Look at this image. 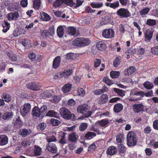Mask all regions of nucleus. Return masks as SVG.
<instances>
[{
    "instance_id": "nucleus-1",
    "label": "nucleus",
    "mask_w": 158,
    "mask_h": 158,
    "mask_svg": "<svg viewBox=\"0 0 158 158\" xmlns=\"http://www.w3.org/2000/svg\"><path fill=\"white\" fill-rule=\"evenodd\" d=\"M127 144L128 146H133L136 145L137 142V138L134 132L130 131L127 136Z\"/></svg>"
},
{
    "instance_id": "nucleus-2",
    "label": "nucleus",
    "mask_w": 158,
    "mask_h": 158,
    "mask_svg": "<svg viewBox=\"0 0 158 158\" xmlns=\"http://www.w3.org/2000/svg\"><path fill=\"white\" fill-rule=\"evenodd\" d=\"M61 116L65 119L69 120L73 117L75 119V116L74 114H72L69 110L65 107H62L59 110Z\"/></svg>"
},
{
    "instance_id": "nucleus-3",
    "label": "nucleus",
    "mask_w": 158,
    "mask_h": 158,
    "mask_svg": "<svg viewBox=\"0 0 158 158\" xmlns=\"http://www.w3.org/2000/svg\"><path fill=\"white\" fill-rule=\"evenodd\" d=\"M88 109V106L86 104H84L78 106L77 108V111L78 113L81 114H84L86 112V114L85 117H88L90 116L92 114L91 111H87Z\"/></svg>"
},
{
    "instance_id": "nucleus-4",
    "label": "nucleus",
    "mask_w": 158,
    "mask_h": 158,
    "mask_svg": "<svg viewBox=\"0 0 158 158\" xmlns=\"http://www.w3.org/2000/svg\"><path fill=\"white\" fill-rule=\"evenodd\" d=\"M114 31L111 28L105 29L102 32V36L107 39H110L113 38L114 36Z\"/></svg>"
},
{
    "instance_id": "nucleus-5",
    "label": "nucleus",
    "mask_w": 158,
    "mask_h": 158,
    "mask_svg": "<svg viewBox=\"0 0 158 158\" xmlns=\"http://www.w3.org/2000/svg\"><path fill=\"white\" fill-rule=\"evenodd\" d=\"M117 14L121 18H127L131 16V14L128 10L122 8L117 11Z\"/></svg>"
},
{
    "instance_id": "nucleus-6",
    "label": "nucleus",
    "mask_w": 158,
    "mask_h": 158,
    "mask_svg": "<svg viewBox=\"0 0 158 158\" xmlns=\"http://www.w3.org/2000/svg\"><path fill=\"white\" fill-rule=\"evenodd\" d=\"M31 106L29 103H25L20 109V113L23 116H25L30 111Z\"/></svg>"
},
{
    "instance_id": "nucleus-7",
    "label": "nucleus",
    "mask_w": 158,
    "mask_h": 158,
    "mask_svg": "<svg viewBox=\"0 0 158 158\" xmlns=\"http://www.w3.org/2000/svg\"><path fill=\"white\" fill-rule=\"evenodd\" d=\"M133 109L135 113H139L144 111L145 106L142 104H135L133 106Z\"/></svg>"
},
{
    "instance_id": "nucleus-8",
    "label": "nucleus",
    "mask_w": 158,
    "mask_h": 158,
    "mask_svg": "<svg viewBox=\"0 0 158 158\" xmlns=\"http://www.w3.org/2000/svg\"><path fill=\"white\" fill-rule=\"evenodd\" d=\"M28 88L34 90H38L40 89V85L38 82H32L27 85Z\"/></svg>"
},
{
    "instance_id": "nucleus-9",
    "label": "nucleus",
    "mask_w": 158,
    "mask_h": 158,
    "mask_svg": "<svg viewBox=\"0 0 158 158\" xmlns=\"http://www.w3.org/2000/svg\"><path fill=\"white\" fill-rule=\"evenodd\" d=\"M46 148L51 152L56 153L57 152V148L54 143H49L46 146Z\"/></svg>"
},
{
    "instance_id": "nucleus-10",
    "label": "nucleus",
    "mask_w": 158,
    "mask_h": 158,
    "mask_svg": "<svg viewBox=\"0 0 158 158\" xmlns=\"http://www.w3.org/2000/svg\"><path fill=\"white\" fill-rule=\"evenodd\" d=\"M145 41L149 42L153 36V32L149 29H147L145 33Z\"/></svg>"
},
{
    "instance_id": "nucleus-11",
    "label": "nucleus",
    "mask_w": 158,
    "mask_h": 158,
    "mask_svg": "<svg viewBox=\"0 0 158 158\" xmlns=\"http://www.w3.org/2000/svg\"><path fill=\"white\" fill-rule=\"evenodd\" d=\"M42 153L41 148L39 146H35V149L33 152L31 153L30 156H36L40 155Z\"/></svg>"
},
{
    "instance_id": "nucleus-12",
    "label": "nucleus",
    "mask_w": 158,
    "mask_h": 158,
    "mask_svg": "<svg viewBox=\"0 0 158 158\" xmlns=\"http://www.w3.org/2000/svg\"><path fill=\"white\" fill-rule=\"evenodd\" d=\"M61 62L60 57L59 56H56L54 59L53 64L52 66L53 68L56 69H57L59 66Z\"/></svg>"
},
{
    "instance_id": "nucleus-13",
    "label": "nucleus",
    "mask_w": 158,
    "mask_h": 158,
    "mask_svg": "<svg viewBox=\"0 0 158 158\" xmlns=\"http://www.w3.org/2000/svg\"><path fill=\"white\" fill-rule=\"evenodd\" d=\"M31 132L30 129H21L19 131V135L23 137H25L29 135Z\"/></svg>"
},
{
    "instance_id": "nucleus-14",
    "label": "nucleus",
    "mask_w": 158,
    "mask_h": 158,
    "mask_svg": "<svg viewBox=\"0 0 158 158\" xmlns=\"http://www.w3.org/2000/svg\"><path fill=\"white\" fill-rule=\"evenodd\" d=\"M69 2L68 0H56L53 3V6L55 7H58L61 6L63 4L68 5Z\"/></svg>"
},
{
    "instance_id": "nucleus-15",
    "label": "nucleus",
    "mask_w": 158,
    "mask_h": 158,
    "mask_svg": "<svg viewBox=\"0 0 158 158\" xmlns=\"http://www.w3.org/2000/svg\"><path fill=\"white\" fill-rule=\"evenodd\" d=\"M19 16L18 12H11L7 15V19L9 20H16Z\"/></svg>"
},
{
    "instance_id": "nucleus-16",
    "label": "nucleus",
    "mask_w": 158,
    "mask_h": 158,
    "mask_svg": "<svg viewBox=\"0 0 158 158\" xmlns=\"http://www.w3.org/2000/svg\"><path fill=\"white\" fill-rule=\"evenodd\" d=\"M96 47L98 50L101 51H103L105 50L107 46L104 42L99 41L97 43Z\"/></svg>"
},
{
    "instance_id": "nucleus-17",
    "label": "nucleus",
    "mask_w": 158,
    "mask_h": 158,
    "mask_svg": "<svg viewBox=\"0 0 158 158\" xmlns=\"http://www.w3.org/2000/svg\"><path fill=\"white\" fill-rule=\"evenodd\" d=\"M131 51L134 54L142 55H143L145 49L143 48L139 47L138 49H133L132 48L131 49Z\"/></svg>"
},
{
    "instance_id": "nucleus-18",
    "label": "nucleus",
    "mask_w": 158,
    "mask_h": 158,
    "mask_svg": "<svg viewBox=\"0 0 158 158\" xmlns=\"http://www.w3.org/2000/svg\"><path fill=\"white\" fill-rule=\"evenodd\" d=\"M136 71L135 67L131 66L125 69L124 74L126 76H128L134 73Z\"/></svg>"
},
{
    "instance_id": "nucleus-19",
    "label": "nucleus",
    "mask_w": 158,
    "mask_h": 158,
    "mask_svg": "<svg viewBox=\"0 0 158 158\" xmlns=\"http://www.w3.org/2000/svg\"><path fill=\"white\" fill-rule=\"evenodd\" d=\"M117 148L114 146L110 147L107 149V153L108 154L113 155L115 154L117 152Z\"/></svg>"
},
{
    "instance_id": "nucleus-20",
    "label": "nucleus",
    "mask_w": 158,
    "mask_h": 158,
    "mask_svg": "<svg viewBox=\"0 0 158 158\" xmlns=\"http://www.w3.org/2000/svg\"><path fill=\"white\" fill-rule=\"evenodd\" d=\"M108 97L106 94H102L100 97L99 100L100 104H104L107 102L108 100Z\"/></svg>"
},
{
    "instance_id": "nucleus-21",
    "label": "nucleus",
    "mask_w": 158,
    "mask_h": 158,
    "mask_svg": "<svg viewBox=\"0 0 158 158\" xmlns=\"http://www.w3.org/2000/svg\"><path fill=\"white\" fill-rule=\"evenodd\" d=\"M72 85L69 83L65 84L62 88V90L64 93L69 92L71 89Z\"/></svg>"
},
{
    "instance_id": "nucleus-22",
    "label": "nucleus",
    "mask_w": 158,
    "mask_h": 158,
    "mask_svg": "<svg viewBox=\"0 0 158 158\" xmlns=\"http://www.w3.org/2000/svg\"><path fill=\"white\" fill-rule=\"evenodd\" d=\"M32 114L37 117L42 115L40 109L37 106L34 107L32 110Z\"/></svg>"
},
{
    "instance_id": "nucleus-23",
    "label": "nucleus",
    "mask_w": 158,
    "mask_h": 158,
    "mask_svg": "<svg viewBox=\"0 0 158 158\" xmlns=\"http://www.w3.org/2000/svg\"><path fill=\"white\" fill-rule=\"evenodd\" d=\"M8 142V137L5 135H0V145H4Z\"/></svg>"
},
{
    "instance_id": "nucleus-24",
    "label": "nucleus",
    "mask_w": 158,
    "mask_h": 158,
    "mask_svg": "<svg viewBox=\"0 0 158 158\" xmlns=\"http://www.w3.org/2000/svg\"><path fill=\"white\" fill-rule=\"evenodd\" d=\"M124 140V137L123 135L119 134L116 136V141L118 145L124 143L123 142Z\"/></svg>"
},
{
    "instance_id": "nucleus-25",
    "label": "nucleus",
    "mask_w": 158,
    "mask_h": 158,
    "mask_svg": "<svg viewBox=\"0 0 158 158\" xmlns=\"http://www.w3.org/2000/svg\"><path fill=\"white\" fill-rule=\"evenodd\" d=\"M41 18L42 20L45 21H49L51 18L50 16L47 14L42 12L40 13Z\"/></svg>"
},
{
    "instance_id": "nucleus-26",
    "label": "nucleus",
    "mask_w": 158,
    "mask_h": 158,
    "mask_svg": "<svg viewBox=\"0 0 158 158\" xmlns=\"http://www.w3.org/2000/svg\"><path fill=\"white\" fill-rule=\"evenodd\" d=\"M123 108V106L122 104L118 103L114 105V110L115 112L118 113L122 110Z\"/></svg>"
},
{
    "instance_id": "nucleus-27",
    "label": "nucleus",
    "mask_w": 158,
    "mask_h": 158,
    "mask_svg": "<svg viewBox=\"0 0 158 158\" xmlns=\"http://www.w3.org/2000/svg\"><path fill=\"white\" fill-rule=\"evenodd\" d=\"M57 35L60 38H62L64 34V30L63 27L61 26H59L57 29Z\"/></svg>"
},
{
    "instance_id": "nucleus-28",
    "label": "nucleus",
    "mask_w": 158,
    "mask_h": 158,
    "mask_svg": "<svg viewBox=\"0 0 158 158\" xmlns=\"http://www.w3.org/2000/svg\"><path fill=\"white\" fill-rule=\"evenodd\" d=\"M82 41V38H77L73 41L72 44L75 46L81 47V43Z\"/></svg>"
},
{
    "instance_id": "nucleus-29",
    "label": "nucleus",
    "mask_w": 158,
    "mask_h": 158,
    "mask_svg": "<svg viewBox=\"0 0 158 158\" xmlns=\"http://www.w3.org/2000/svg\"><path fill=\"white\" fill-rule=\"evenodd\" d=\"M72 72V70L69 69H65L61 73L63 77L67 78L71 75Z\"/></svg>"
},
{
    "instance_id": "nucleus-30",
    "label": "nucleus",
    "mask_w": 158,
    "mask_h": 158,
    "mask_svg": "<svg viewBox=\"0 0 158 158\" xmlns=\"http://www.w3.org/2000/svg\"><path fill=\"white\" fill-rule=\"evenodd\" d=\"M105 5L106 6H110L111 8L114 9L119 6V2L118 1H117L112 3H106Z\"/></svg>"
},
{
    "instance_id": "nucleus-31",
    "label": "nucleus",
    "mask_w": 158,
    "mask_h": 158,
    "mask_svg": "<svg viewBox=\"0 0 158 158\" xmlns=\"http://www.w3.org/2000/svg\"><path fill=\"white\" fill-rule=\"evenodd\" d=\"M76 57V55L75 54L72 53H68L66 55V59L70 61H73L75 60Z\"/></svg>"
},
{
    "instance_id": "nucleus-32",
    "label": "nucleus",
    "mask_w": 158,
    "mask_h": 158,
    "mask_svg": "<svg viewBox=\"0 0 158 158\" xmlns=\"http://www.w3.org/2000/svg\"><path fill=\"white\" fill-rule=\"evenodd\" d=\"M2 99L4 101L9 102L11 99L10 95L7 93H4L2 96Z\"/></svg>"
},
{
    "instance_id": "nucleus-33",
    "label": "nucleus",
    "mask_w": 158,
    "mask_h": 158,
    "mask_svg": "<svg viewBox=\"0 0 158 158\" xmlns=\"http://www.w3.org/2000/svg\"><path fill=\"white\" fill-rule=\"evenodd\" d=\"M54 31L53 29H52L50 31L48 32L47 30H44L41 33V36L44 37H47L50 34L51 35H52L54 33Z\"/></svg>"
},
{
    "instance_id": "nucleus-34",
    "label": "nucleus",
    "mask_w": 158,
    "mask_h": 158,
    "mask_svg": "<svg viewBox=\"0 0 158 158\" xmlns=\"http://www.w3.org/2000/svg\"><path fill=\"white\" fill-rule=\"evenodd\" d=\"M46 116L50 117H54L58 118L59 116L58 113L53 110H49L47 113Z\"/></svg>"
},
{
    "instance_id": "nucleus-35",
    "label": "nucleus",
    "mask_w": 158,
    "mask_h": 158,
    "mask_svg": "<svg viewBox=\"0 0 158 158\" xmlns=\"http://www.w3.org/2000/svg\"><path fill=\"white\" fill-rule=\"evenodd\" d=\"M96 135V134L94 132H89L85 135V137L86 139L87 140H90Z\"/></svg>"
},
{
    "instance_id": "nucleus-36",
    "label": "nucleus",
    "mask_w": 158,
    "mask_h": 158,
    "mask_svg": "<svg viewBox=\"0 0 158 158\" xmlns=\"http://www.w3.org/2000/svg\"><path fill=\"white\" fill-rule=\"evenodd\" d=\"M13 115V114L12 112H7L4 114L2 116L3 119L6 120L11 118Z\"/></svg>"
},
{
    "instance_id": "nucleus-37",
    "label": "nucleus",
    "mask_w": 158,
    "mask_h": 158,
    "mask_svg": "<svg viewBox=\"0 0 158 158\" xmlns=\"http://www.w3.org/2000/svg\"><path fill=\"white\" fill-rule=\"evenodd\" d=\"M118 145V148L119 152L121 153H123L126 150V148L124 145V143L119 144Z\"/></svg>"
},
{
    "instance_id": "nucleus-38",
    "label": "nucleus",
    "mask_w": 158,
    "mask_h": 158,
    "mask_svg": "<svg viewBox=\"0 0 158 158\" xmlns=\"http://www.w3.org/2000/svg\"><path fill=\"white\" fill-rule=\"evenodd\" d=\"M113 89L119 96L123 97L125 95V91H124L115 88H114Z\"/></svg>"
},
{
    "instance_id": "nucleus-39",
    "label": "nucleus",
    "mask_w": 158,
    "mask_h": 158,
    "mask_svg": "<svg viewBox=\"0 0 158 158\" xmlns=\"http://www.w3.org/2000/svg\"><path fill=\"white\" fill-rule=\"evenodd\" d=\"M150 10L149 8L148 7H145L139 11L140 13L143 17L145 15L147 14Z\"/></svg>"
},
{
    "instance_id": "nucleus-40",
    "label": "nucleus",
    "mask_w": 158,
    "mask_h": 158,
    "mask_svg": "<svg viewBox=\"0 0 158 158\" xmlns=\"http://www.w3.org/2000/svg\"><path fill=\"white\" fill-rule=\"evenodd\" d=\"M78 138L77 135L75 133H72L69 135V139L72 142L76 141Z\"/></svg>"
},
{
    "instance_id": "nucleus-41",
    "label": "nucleus",
    "mask_w": 158,
    "mask_h": 158,
    "mask_svg": "<svg viewBox=\"0 0 158 158\" xmlns=\"http://www.w3.org/2000/svg\"><path fill=\"white\" fill-rule=\"evenodd\" d=\"M108 123V121L106 119H103L100 121H98L96 123L97 125H99L101 126H105Z\"/></svg>"
},
{
    "instance_id": "nucleus-42",
    "label": "nucleus",
    "mask_w": 158,
    "mask_h": 158,
    "mask_svg": "<svg viewBox=\"0 0 158 158\" xmlns=\"http://www.w3.org/2000/svg\"><path fill=\"white\" fill-rule=\"evenodd\" d=\"M41 4L40 0H34L33 7L36 10H38Z\"/></svg>"
},
{
    "instance_id": "nucleus-43",
    "label": "nucleus",
    "mask_w": 158,
    "mask_h": 158,
    "mask_svg": "<svg viewBox=\"0 0 158 158\" xmlns=\"http://www.w3.org/2000/svg\"><path fill=\"white\" fill-rule=\"evenodd\" d=\"M143 85L144 87L147 89H151L153 87V83L149 81L145 82Z\"/></svg>"
},
{
    "instance_id": "nucleus-44",
    "label": "nucleus",
    "mask_w": 158,
    "mask_h": 158,
    "mask_svg": "<svg viewBox=\"0 0 158 158\" xmlns=\"http://www.w3.org/2000/svg\"><path fill=\"white\" fill-rule=\"evenodd\" d=\"M119 75L120 73L118 71H111L110 73V76L113 78H118Z\"/></svg>"
},
{
    "instance_id": "nucleus-45",
    "label": "nucleus",
    "mask_w": 158,
    "mask_h": 158,
    "mask_svg": "<svg viewBox=\"0 0 158 158\" xmlns=\"http://www.w3.org/2000/svg\"><path fill=\"white\" fill-rule=\"evenodd\" d=\"M68 34L70 35H73L76 32V29L74 27H70L68 28Z\"/></svg>"
},
{
    "instance_id": "nucleus-46",
    "label": "nucleus",
    "mask_w": 158,
    "mask_h": 158,
    "mask_svg": "<svg viewBox=\"0 0 158 158\" xmlns=\"http://www.w3.org/2000/svg\"><path fill=\"white\" fill-rule=\"evenodd\" d=\"M90 5L94 8H98L102 7L103 5V4L102 2H92L91 3Z\"/></svg>"
},
{
    "instance_id": "nucleus-47",
    "label": "nucleus",
    "mask_w": 158,
    "mask_h": 158,
    "mask_svg": "<svg viewBox=\"0 0 158 158\" xmlns=\"http://www.w3.org/2000/svg\"><path fill=\"white\" fill-rule=\"evenodd\" d=\"M77 94L81 97L85 96V92L84 90L82 88H78L77 90Z\"/></svg>"
},
{
    "instance_id": "nucleus-48",
    "label": "nucleus",
    "mask_w": 158,
    "mask_h": 158,
    "mask_svg": "<svg viewBox=\"0 0 158 158\" xmlns=\"http://www.w3.org/2000/svg\"><path fill=\"white\" fill-rule=\"evenodd\" d=\"M40 112L42 114V116H43L47 113L48 110L47 106L45 105H43L40 108Z\"/></svg>"
},
{
    "instance_id": "nucleus-49",
    "label": "nucleus",
    "mask_w": 158,
    "mask_h": 158,
    "mask_svg": "<svg viewBox=\"0 0 158 158\" xmlns=\"http://www.w3.org/2000/svg\"><path fill=\"white\" fill-rule=\"evenodd\" d=\"M82 40H83L82 41V46H84L89 45L90 43V40L86 38H82Z\"/></svg>"
},
{
    "instance_id": "nucleus-50",
    "label": "nucleus",
    "mask_w": 158,
    "mask_h": 158,
    "mask_svg": "<svg viewBox=\"0 0 158 158\" xmlns=\"http://www.w3.org/2000/svg\"><path fill=\"white\" fill-rule=\"evenodd\" d=\"M110 21V18L109 17H106L103 18L101 22L103 25H106L109 23Z\"/></svg>"
},
{
    "instance_id": "nucleus-51",
    "label": "nucleus",
    "mask_w": 158,
    "mask_h": 158,
    "mask_svg": "<svg viewBox=\"0 0 158 158\" xmlns=\"http://www.w3.org/2000/svg\"><path fill=\"white\" fill-rule=\"evenodd\" d=\"M88 124L86 123H82L80 125L79 128L81 131L85 130L87 128Z\"/></svg>"
},
{
    "instance_id": "nucleus-52",
    "label": "nucleus",
    "mask_w": 158,
    "mask_h": 158,
    "mask_svg": "<svg viewBox=\"0 0 158 158\" xmlns=\"http://www.w3.org/2000/svg\"><path fill=\"white\" fill-rule=\"evenodd\" d=\"M156 21L154 19H149L147 20L146 24L149 26H152L156 24Z\"/></svg>"
},
{
    "instance_id": "nucleus-53",
    "label": "nucleus",
    "mask_w": 158,
    "mask_h": 158,
    "mask_svg": "<svg viewBox=\"0 0 158 158\" xmlns=\"http://www.w3.org/2000/svg\"><path fill=\"white\" fill-rule=\"evenodd\" d=\"M103 81L109 86H110L113 84L112 81L107 77H104L103 78Z\"/></svg>"
},
{
    "instance_id": "nucleus-54",
    "label": "nucleus",
    "mask_w": 158,
    "mask_h": 158,
    "mask_svg": "<svg viewBox=\"0 0 158 158\" xmlns=\"http://www.w3.org/2000/svg\"><path fill=\"white\" fill-rule=\"evenodd\" d=\"M51 123L53 126L58 125L60 123V121L56 119L52 118L50 120Z\"/></svg>"
},
{
    "instance_id": "nucleus-55",
    "label": "nucleus",
    "mask_w": 158,
    "mask_h": 158,
    "mask_svg": "<svg viewBox=\"0 0 158 158\" xmlns=\"http://www.w3.org/2000/svg\"><path fill=\"white\" fill-rule=\"evenodd\" d=\"M31 143V141L29 139L23 140L21 142L22 146L24 147L29 145Z\"/></svg>"
},
{
    "instance_id": "nucleus-56",
    "label": "nucleus",
    "mask_w": 158,
    "mask_h": 158,
    "mask_svg": "<svg viewBox=\"0 0 158 158\" xmlns=\"http://www.w3.org/2000/svg\"><path fill=\"white\" fill-rule=\"evenodd\" d=\"M151 51L152 54L156 55H158V46L152 48Z\"/></svg>"
},
{
    "instance_id": "nucleus-57",
    "label": "nucleus",
    "mask_w": 158,
    "mask_h": 158,
    "mask_svg": "<svg viewBox=\"0 0 158 158\" xmlns=\"http://www.w3.org/2000/svg\"><path fill=\"white\" fill-rule=\"evenodd\" d=\"M62 77H63L61 72H58L53 75V78L55 79H58Z\"/></svg>"
},
{
    "instance_id": "nucleus-58",
    "label": "nucleus",
    "mask_w": 158,
    "mask_h": 158,
    "mask_svg": "<svg viewBox=\"0 0 158 158\" xmlns=\"http://www.w3.org/2000/svg\"><path fill=\"white\" fill-rule=\"evenodd\" d=\"M52 98H53V99L51 100L52 102L55 103L58 102L60 99V97L59 96H54L53 95Z\"/></svg>"
},
{
    "instance_id": "nucleus-59",
    "label": "nucleus",
    "mask_w": 158,
    "mask_h": 158,
    "mask_svg": "<svg viewBox=\"0 0 158 158\" xmlns=\"http://www.w3.org/2000/svg\"><path fill=\"white\" fill-rule=\"evenodd\" d=\"M7 55L9 56L10 60H11L13 61H16L17 60L16 57L14 54L12 53L10 54V53H8Z\"/></svg>"
},
{
    "instance_id": "nucleus-60",
    "label": "nucleus",
    "mask_w": 158,
    "mask_h": 158,
    "mask_svg": "<svg viewBox=\"0 0 158 158\" xmlns=\"http://www.w3.org/2000/svg\"><path fill=\"white\" fill-rule=\"evenodd\" d=\"M101 63V60L99 59H96L94 60V65L95 67L97 68L99 66Z\"/></svg>"
},
{
    "instance_id": "nucleus-61",
    "label": "nucleus",
    "mask_w": 158,
    "mask_h": 158,
    "mask_svg": "<svg viewBox=\"0 0 158 158\" xmlns=\"http://www.w3.org/2000/svg\"><path fill=\"white\" fill-rule=\"evenodd\" d=\"M47 140L48 142L49 143H51V142H56L57 141L56 137L54 136H52L47 137Z\"/></svg>"
},
{
    "instance_id": "nucleus-62",
    "label": "nucleus",
    "mask_w": 158,
    "mask_h": 158,
    "mask_svg": "<svg viewBox=\"0 0 158 158\" xmlns=\"http://www.w3.org/2000/svg\"><path fill=\"white\" fill-rule=\"evenodd\" d=\"M22 44L24 46L27 48H29L31 46L30 43L26 40H24L23 41Z\"/></svg>"
},
{
    "instance_id": "nucleus-63",
    "label": "nucleus",
    "mask_w": 158,
    "mask_h": 158,
    "mask_svg": "<svg viewBox=\"0 0 158 158\" xmlns=\"http://www.w3.org/2000/svg\"><path fill=\"white\" fill-rule=\"evenodd\" d=\"M120 64V59L119 58L117 57L114 60L113 64L114 66L115 67L118 66Z\"/></svg>"
},
{
    "instance_id": "nucleus-64",
    "label": "nucleus",
    "mask_w": 158,
    "mask_h": 158,
    "mask_svg": "<svg viewBox=\"0 0 158 158\" xmlns=\"http://www.w3.org/2000/svg\"><path fill=\"white\" fill-rule=\"evenodd\" d=\"M153 127L156 130H158V120H155L153 123Z\"/></svg>"
}]
</instances>
